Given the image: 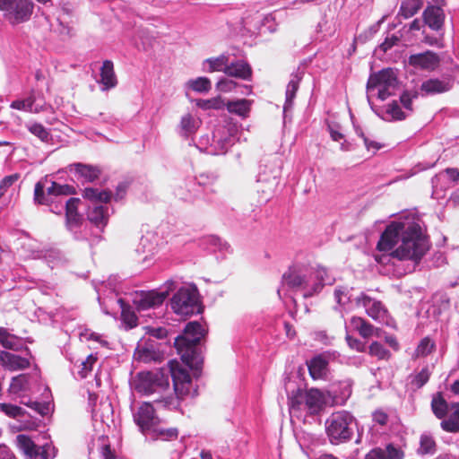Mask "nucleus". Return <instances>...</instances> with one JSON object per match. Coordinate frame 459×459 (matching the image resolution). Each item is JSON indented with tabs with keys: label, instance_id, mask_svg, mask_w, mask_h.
<instances>
[{
	"label": "nucleus",
	"instance_id": "nucleus-61",
	"mask_svg": "<svg viewBox=\"0 0 459 459\" xmlns=\"http://www.w3.org/2000/svg\"><path fill=\"white\" fill-rule=\"evenodd\" d=\"M346 342H347L349 347H351V349H353L357 351H364L366 349V345L364 342H362L359 339L353 338L350 335L346 336Z\"/></svg>",
	"mask_w": 459,
	"mask_h": 459
},
{
	"label": "nucleus",
	"instance_id": "nucleus-63",
	"mask_svg": "<svg viewBox=\"0 0 459 459\" xmlns=\"http://www.w3.org/2000/svg\"><path fill=\"white\" fill-rule=\"evenodd\" d=\"M372 417H373V420L381 426L386 425V423L388 421V415L381 410L376 411L373 413Z\"/></svg>",
	"mask_w": 459,
	"mask_h": 459
},
{
	"label": "nucleus",
	"instance_id": "nucleus-42",
	"mask_svg": "<svg viewBox=\"0 0 459 459\" xmlns=\"http://www.w3.org/2000/svg\"><path fill=\"white\" fill-rule=\"evenodd\" d=\"M151 437L153 439H161V440H171L175 439L178 436V431L175 428L170 429H163L160 428L157 425L149 432Z\"/></svg>",
	"mask_w": 459,
	"mask_h": 459
},
{
	"label": "nucleus",
	"instance_id": "nucleus-18",
	"mask_svg": "<svg viewBox=\"0 0 459 459\" xmlns=\"http://www.w3.org/2000/svg\"><path fill=\"white\" fill-rule=\"evenodd\" d=\"M16 441L19 448L30 459L36 458L39 455H40L42 459H48L46 446H36L28 436L23 434L18 435Z\"/></svg>",
	"mask_w": 459,
	"mask_h": 459
},
{
	"label": "nucleus",
	"instance_id": "nucleus-37",
	"mask_svg": "<svg viewBox=\"0 0 459 459\" xmlns=\"http://www.w3.org/2000/svg\"><path fill=\"white\" fill-rule=\"evenodd\" d=\"M423 6V0H403L399 9V14L404 19L415 15Z\"/></svg>",
	"mask_w": 459,
	"mask_h": 459
},
{
	"label": "nucleus",
	"instance_id": "nucleus-22",
	"mask_svg": "<svg viewBox=\"0 0 459 459\" xmlns=\"http://www.w3.org/2000/svg\"><path fill=\"white\" fill-rule=\"evenodd\" d=\"M0 364L8 370H20L29 367L27 359L8 351H0Z\"/></svg>",
	"mask_w": 459,
	"mask_h": 459
},
{
	"label": "nucleus",
	"instance_id": "nucleus-64",
	"mask_svg": "<svg viewBox=\"0 0 459 459\" xmlns=\"http://www.w3.org/2000/svg\"><path fill=\"white\" fill-rule=\"evenodd\" d=\"M365 459H386L385 452L379 447L373 448L366 455Z\"/></svg>",
	"mask_w": 459,
	"mask_h": 459
},
{
	"label": "nucleus",
	"instance_id": "nucleus-44",
	"mask_svg": "<svg viewBox=\"0 0 459 459\" xmlns=\"http://www.w3.org/2000/svg\"><path fill=\"white\" fill-rule=\"evenodd\" d=\"M27 129L42 142H49L51 136L49 132L43 125L39 123H29L26 125Z\"/></svg>",
	"mask_w": 459,
	"mask_h": 459
},
{
	"label": "nucleus",
	"instance_id": "nucleus-60",
	"mask_svg": "<svg viewBox=\"0 0 459 459\" xmlns=\"http://www.w3.org/2000/svg\"><path fill=\"white\" fill-rule=\"evenodd\" d=\"M21 403L22 404L27 405L28 407H30L31 409H33L34 411H38L41 415H44V414L47 413L48 407L43 405V404H41L39 402H32L30 400L25 401L24 397H22V400L21 401Z\"/></svg>",
	"mask_w": 459,
	"mask_h": 459
},
{
	"label": "nucleus",
	"instance_id": "nucleus-7",
	"mask_svg": "<svg viewBox=\"0 0 459 459\" xmlns=\"http://www.w3.org/2000/svg\"><path fill=\"white\" fill-rule=\"evenodd\" d=\"M171 308L180 316H191L200 312L198 293L195 289L180 288L171 299Z\"/></svg>",
	"mask_w": 459,
	"mask_h": 459
},
{
	"label": "nucleus",
	"instance_id": "nucleus-47",
	"mask_svg": "<svg viewBox=\"0 0 459 459\" xmlns=\"http://www.w3.org/2000/svg\"><path fill=\"white\" fill-rule=\"evenodd\" d=\"M368 353L371 356L377 357L378 359H388L391 356L390 351L378 342H373L369 345Z\"/></svg>",
	"mask_w": 459,
	"mask_h": 459
},
{
	"label": "nucleus",
	"instance_id": "nucleus-35",
	"mask_svg": "<svg viewBox=\"0 0 459 459\" xmlns=\"http://www.w3.org/2000/svg\"><path fill=\"white\" fill-rule=\"evenodd\" d=\"M0 343L4 348L13 351L22 349L23 345L21 338L10 333L4 327H0Z\"/></svg>",
	"mask_w": 459,
	"mask_h": 459
},
{
	"label": "nucleus",
	"instance_id": "nucleus-56",
	"mask_svg": "<svg viewBox=\"0 0 459 459\" xmlns=\"http://www.w3.org/2000/svg\"><path fill=\"white\" fill-rule=\"evenodd\" d=\"M359 333L363 338H369L373 335L378 336V329L375 328L371 324L365 320L361 328L359 330Z\"/></svg>",
	"mask_w": 459,
	"mask_h": 459
},
{
	"label": "nucleus",
	"instance_id": "nucleus-1",
	"mask_svg": "<svg viewBox=\"0 0 459 459\" xmlns=\"http://www.w3.org/2000/svg\"><path fill=\"white\" fill-rule=\"evenodd\" d=\"M399 260L419 264L429 248V243L420 225L413 219L393 221L382 233L377 243L379 251H390Z\"/></svg>",
	"mask_w": 459,
	"mask_h": 459
},
{
	"label": "nucleus",
	"instance_id": "nucleus-51",
	"mask_svg": "<svg viewBox=\"0 0 459 459\" xmlns=\"http://www.w3.org/2000/svg\"><path fill=\"white\" fill-rule=\"evenodd\" d=\"M224 105L223 100L220 97L210 100H199L197 101V106L203 109H221Z\"/></svg>",
	"mask_w": 459,
	"mask_h": 459
},
{
	"label": "nucleus",
	"instance_id": "nucleus-32",
	"mask_svg": "<svg viewBox=\"0 0 459 459\" xmlns=\"http://www.w3.org/2000/svg\"><path fill=\"white\" fill-rule=\"evenodd\" d=\"M229 63V56L221 54L217 57L207 58L203 63V70L204 72H223L225 74L227 64Z\"/></svg>",
	"mask_w": 459,
	"mask_h": 459
},
{
	"label": "nucleus",
	"instance_id": "nucleus-5",
	"mask_svg": "<svg viewBox=\"0 0 459 459\" xmlns=\"http://www.w3.org/2000/svg\"><path fill=\"white\" fill-rule=\"evenodd\" d=\"M312 273L309 269L301 267H291L282 276V284L290 289L301 291L304 298L311 297L320 291L319 283H311Z\"/></svg>",
	"mask_w": 459,
	"mask_h": 459
},
{
	"label": "nucleus",
	"instance_id": "nucleus-21",
	"mask_svg": "<svg viewBox=\"0 0 459 459\" xmlns=\"http://www.w3.org/2000/svg\"><path fill=\"white\" fill-rule=\"evenodd\" d=\"M310 376L314 379L325 378L328 373V356L325 353L312 358L307 363Z\"/></svg>",
	"mask_w": 459,
	"mask_h": 459
},
{
	"label": "nucleus",
	"instance_id": "nucleus-24",
	"mask_svg": "<svg viewBox=\"0 0 459 459\" xmlns=\"http://www.w3.org/2000/svg\"><path fill=\"white\" fill-rule=\"evenodd\" d=\"M225 74L231 77L242 80H250L252 76V69L247 62L238 60L236 62L227 64Z\"/></svg>",
	"mask_w": 459,
	"mask_h": 459
},
{
	"label": "nucleus",
	"instance_id": "nucleus-50",
	"mask_svg": "<svg viewBox=\"0 0 459 459\" xmlns=\"http://www.w3.org/2000/svg\"><path fill=\"white\" fill-rule=\"evenodd\" d=\"M305 393L298 390L295 394H292L289 399V405L290 412H294L296 411L304 410V398L303 394Z\"/></svg>",
	"mask_w": 459,
	"mask_h": 459
},
{
	"label": "nucleus",
	"instance_id": "nucleus-45",
	"mask_svg": "<svg viewBox=\"0 0 459 459\" xmlns=\"http://www.w3.org/2000/svg\"><path fill=\"white\" fill-rule=\"evenodd\" d=\"M97 356L90 354L84 360H82L78 366L79 369L77 374L81 378H85L88 374L92 370L93 365L97 362Z\"/></svg>",
	"mask_w": 459,
	"mask_h": 459
},
{
	"label": "nucleus",
	"instance_id": "nucleus-40",
	"mask_svg": "<svg viewBox=\"0 0 459 459\" xmlns=\"http://www.w3.org/2000/svg\"><path fill=\"white\" fill-rule=\"evenodd\" d=\"M251 101L248 100H238L236 101H229L227 109L230 113L237 114L240 117H247L250 111Z\"/></svg>",
	"mask_w": 459,
	"mask_h": 459
},
{
	"label": "nucleus",
	"instance_id": "nucleus-17",
	"mask_svg": "<svg viewBox=\"0 0 459 459\" xmlns=\"http://www.w3.org/2000/svg\"><path fill=\"white\" fill-rule=\"evenodd\" d=\"M439 56L429 50L424 53L411 55L409 57V64L411 66L429 71L435 70L439 65Z\"/></svg>",
	"mask_w": 459,
	"mask_h": 459
},
{
	"label": "nucleus",
	"instance_id": "nucleus-28",
	"mask_svg": "<svg viewBox=\"0 0 459 459\" xmlns=\"http://www.w3.org/2000/svg\"><path fill=\"white\" fill-rule=\"evenodd\" d=\"M134 358L136 360L149 363L152 361H157L160 358V353L157 351L153 344L139 345L134 354Z\"/></svg>",
	"mask_w": 459,
	"mask_h": 459
},
{
	"label": "nucleus",
	"instance_id": "nucleus-58",
	"mask_svg": "<svg viewBox=\"0 0 459 459\" xmlns=\"http://www.w3.org/2000/svg\"><path fill=\"white\" fill-rule=\"evenodd\" d=\"M216 86L219 91L229 92L237 86V83L230 79L223 78L217 82Z\"/></svg>",
	"mask_w": 459,
	"mask_h": 459
},
{
	"label": "nucleus",
	"instance_id": "nucleus-9",
	"mask_svg": "<svg viewBox=\"0 0 459 459\" xmlns=\"http://www.w3.org/2000/svg\"><path fill=\"white\" fill-rule=\"evenodd\" d=\"M0 12L12 24L26 22L33 12L30 0H0Z\"/></svg>",
	"mask_w": 459,
	"mask_h": 459
},
{
	"label": "nucleus",
	"instance_id": "nucleus-55",
	"mask_svg": "<svg viewBox=\"0 0 459 459\" xmlns=\"http://www.w3.org/2000/svg\"><path fill=\"white\" fill-rule=\"evenodd\" d=\"M19 178H20L19 174H13V175L4 177L0 181V196H3L5 194L6 190L11 186H13L19 179Z\"/></svg>",
	"mask_w": 459,
	"mask_h": 459
},
{
	"label": "nucleus",
	"instance_id": "nucleus-19",
	"mask_svg": "<svg viewBox=\"0 0 459 459\" xmlns=\"http://www.w3.org/2000/svg\"><path fill=\"white\" fill-rule=\"evenodd\" d=\"M81 203L79 198L71 197L65 203L66 226L69 230H76L82 221V215L78 212V206Z\"/></svg>",
	"mask_w": 459,
	"mask_h": 459
},
{
	"label": "nucleus",
	"instance_id": "nucleus-39",
	"mask_svg": "<svg viewBox=\"0 0 459 459\" xmlns=\"http://www.w3.org/2000/svg\"><path fill=\"white\" fill-rule=\"evenodd\" d=\"M309 273H312L310 282L319 283L320 290L325 285H331L334 281V279L329 275L327 270L324 267H317L315 271L309 269Z\"/></svg>",
	"mask_w": 459,
	"mask_h": 459
},
{
	"label": "nucleus",
	"instance_id": "nucleus-12",
	"mask_svg": "<svg viewBox=\"0 0 459 459\" xmlns=\"http://www.w3.org/2000/svg\"><path fill=\"white\" fill-rule=\"evenodd\" d=\"M169 294V290L163 291H140L133 297V304L138 312L146 311L160 306Z\"/></svg>",
	"mask_w": 459,
	"mask_h": 459
},
{
	"label": "nucleus",
	"instance_id": "nucleus-10",
	"mask_svg": "<svg viewBox=\"0 0 459 459\" xmlns=\"http://www.w3.org/2000/svg\"><path fill=\"white\" fill-rule=\"evenodd\" d=\"M236 129L233 126H220L212 135V142L207 152L212 155H221L228 152L234 144V133Z\"/></svg>",
	"mask_w": 459,
	"mask_h": 459
},
{
	"label": "nucleus",
	"instance_id": "nucleus-15",
	"mask_svg": "<svg viewBox=\"0 0 459 459\" xmlns=\"http://www.w3.org/2000/svg\"><path fill=\"white\" fill-rule=\"evenodd\" d=\"M424 25L431 30L443 35L446 14L444 10L436 4H429L422 13Z\"/></svg>",
	"mask_w": 459,
	"mask_h": 459
},
{
	"label": "nucleus",
	"instance_id": "nucleus-52",
	"mask_svg": "<svg viewBox=\"0 0 459 459\" xmlns=\"http://www.w3.org/2000/svg\"><path fill=\"white\" fill-rule=\"evenodd\" d=\"M192 388V382H185L181 384H176L174 385L175 393L178 399H184L186 396L192 395L195 396L196 391L194 390L193 393L191 392Z\"/></svg>",
	"mask_w": 459,
	"mask_h": 459
},
{
	"label": "nucleus",
	"instance_id": "nucleus-59",
	"mask_svg": "<svg viewBox=\"0 0 459 459\" xmlns=\"http://www.w3.org/2000/svg\"><path fill=\"white\" fill-rule=\"evenodd\" d=\"M356 133L358 135H359L363 141H364V144L366 146V148L370 151L371 149L374 150V151H377L381 148V144L375 142V141H370L365 134L364 133L362 132L361 129L359 128H357L356 129Z\"/></svg>",
	"mask_w": 459,
	"mask_h": 459
},
{
	"label": "nucleus",
	"instance_id": "nucleus-48",
	"mask_svg": "<svg viewBox=\"0 0 459 459\" xmlns=\"http://www.w3.org/2000/svg\"><path fill=\"white\" fill-rule=\"evenodd\" d=\"M430 371L428 367L423 368L419 373L412 377L411 385L412 387L419 389L422 387L430 377Z\"/></svg>",
	"mask_w": 459,
	"mask_h": 459
},
{
	"label": "nucleus",
	"instance_id": "nucleus-57",
	"mask_svg": "<svg viewBox=\"0 0 459 459\" xmlns=\"http://www.w3.org/2000/svg\"><path fill=\"white\" fill-rule=\"evenodd\" d=\"M385 458L386 459H403V452L393 446L392 444H389L385 450Z\"/></svg>",
	"mask_w": 459,
	"mask_h": 459
},
{
	"label": "nucleus",
	"instance_id": "nucleus-25",
	"mask_svg": "<svg viewBox=\"0 0 459 459\" xmlns=\"http://www.w3.org/2000/svg\"><path fill=\"white\" fill-rule=\"evenodd\" d=\"M69 171H74L78 178L86 182H92L98 178L100 172L97 167L82 163H74L69 165Z\"/></svg>",
	"mask_w": 459,
	"mask_h": 459
},
{
	"label": "nucleus",
	"instance_id": "nucleus-11",
	"mask_svg": "<svg viewBox=\"0 0 459 459\" xmlns=\"http://www.w3.org/2000/svg\"><path fill=\"white\" fill-rule=\"evenodd\" d=\"M356 305L362 307L373 320L388 325V311L385 305L364 292L355 299Z\"/></svg>",
	"mask_w": 459,
	"mask_h": 459
},
{
	"label": "nucleus",
	"instance_id": "nucleus-6",
	"mask_svg": "<svg viewBox=\"0 0 459 459\" xmlns=\"http://www.w3.org/2000/svg\"><path fill=\"white\" fill-rule=\"evenodd\" d=\"M398 88V81L394 71L391 68L383 69L378 73L369 76L367 90L368 94L377 90V97L381 100H386L389 96L394 94Z\"/></svg>",
	"mask_w": 459,
	"mask_h": 459
},
{
	"label": "nucleus",
	"instance_id": "nucleus-26",
	"mask_svg": "<svg viewBox=\"0 0 459 459\" xmlns=\"http://www.w3.org/2000/svg\"><path fill=\"white\" fill-rule=\"evenodd\" d=\"M201 121L191 114L184 115L178 126V132L182 137L187 138L193 135L199 128Z\"/></svg>",
	"mask_w": 459,
	"mask_h": 459
},
{
	"label": "nucleus",
	"instance_id": "nucleus-41",
	"mask_svg": "<svg viewBox=\"0 0 459 459\" xmlns=\"http://www.w3.org/2000/svg\"><path fill=\"white\" fill-rule=\"evenodd\" d=\"M29 389V376L25 374L19 375L12 378L8 392L11 394H19Z\"/></svg>",
	"mask_w": 459,
	"mask_h": 459
},
{
	"label": "nucleus",
	"instance_id": "nucleus-27",
	"mask_svg": "<svg viewBox=\"0 0 459 459\" xmlns=\"http://www.w3.org/2000/svg\"><path fill=\"white\" fill-rule=\"evenodd\" d=\"M303 73L296 72L290 75V80L286 88V100L283 107V111L287 112L292 108L293 100L299 89V82L302 80Z\"/></svg>",
	"mask_w": 459,
	"mask_h": 459
},
{
	"label": "nucleus",
	"instance_id": "nucleus-3",
	"mask_svg": "<svg viewBox=\"0 0 459 459\" xmlns=\"http://www.w3.org/2000/svg\"><path fill=\"white\" fill-rule=\"evenodd\" d=\"M82 196L92 202L89 207L87 217L98 228H104L108 220V207L103 204L111 199V193L98 188L87 187L83 190Z\"/></svg>",
	"mask_w": 459,
	"mask_h": 459
},
{
	"label": "nucleus",
	"instance_id": "nucleus-38",
	"mask_svg": "<svg viewBox=\"0 0 459 459\" xmlns=\"http://www.w3.org/2000/svg\"><path fill=\"white\" fill-rule=\"evenodd\" d=\"M116 302L119 305V307L121 309V319L123 323L126 325L128 328H133L137 325V316L131 309V307L126 304L125 300L123 299H117Z\"/></svg>",
	"mask_w": 459,
	"mask_h": 459
},
{
	"label": "nucleus",
	"instance_id": "nucleus-31",
	"mask_svg": "<svg viewBox=\"0 0 459 459\" xmlns=\"http://www.w3.org/2000/svg\"><path fill=\"white\" fill-rule=\"evenodd\" d=\"M451 84L447 81L439 79H429L424 81L420 86V90L426 94H438L448 91Z\"/></svg>",
	"mask_w": 459,
	"mask_h": 459
},
{
	"label": "nucleus",
	"instance_id": "nucleus-33",
	"mask_svg": "<svg viewBox=\"0 0 459 459\" xmlns=\"http://www.w3.org/2000/svg\"><path fill=\"white\" fill-rule=\"evenodd\" d=\"M169 372L171 375L173 385L191 381L188 371L184 368L178 361L170 360L169 362Z\"/></svg>",
	"mask_w": 459,
	"mask_h": 459
},
{
	"label": "nucleus",
	"instance_id": "nucleus-43",
	"mask_svg": "<svg viewBox=\"0 0 459 459\" xmlns=\"http://www.w3.org/2000/svg\"><path fill=\"white\" fill-rule=\"evenodd\" d=\"M436 450L437 445L434 438L429 434H422L420 439L418 453L420 455H433Z\"/></svg>",
	"mask_w": 459,
	"mask_h": 459
},
{
	"label": "nucleus",
	"instance_id": "nucleus-8",
	"mask_svg": "<svg viewBox=\"0 0 459 459\" xmlns=\"http://www.w3.org/2000/svg\"><path fill=\"white\" fill-rule=\"evenodd\" d=\"M74 187L65 184L61 185L54 181H39L34 188V200L39 204L50 205L54 203L53 197L69 195L74 194Z\"/></svg>",
	"mask_w": 459,
	"mask_h": 459
},
{
	"label": "nucleus",
	"instance_id": "nucleus-23",
	"mask_svg": "<svg viewBox=\"0 0 459 459\" xmlns=\"http://www.w3.org/2000/svg\"><path fill=\"white\" fill-rule=\"evenodd\" d=\"M102 91H108L117 86V80L114 72V65L110 60H105L100 68V80Z\"/></svg>",
	"mask_w": 459,
	"mask_h": 459
},
{
	"label": "nucleus",
	"instance_id": "nucleus-2",
	"mask_svg": "<svg viewBox=\"0 0 459 459\" xmlns=\"http://www.w3.org/2000/svg\"><path fill=\"white\" fill-rule=\"evenodd\" d=\"M206 330L199 322H189L182 335L175 339V347L182 361L191 369L198 370L203 364V358L198 344L204 337Z\"/></svg>",
	"mask_w": 459,
	"mask_h": 459
},
{
	"label": "nucleus",
	"instance_id": "nucleus-36",
	"mask_svg": "<svg viewBox=\"0 0 459 459\" xmlns=\"http://www.w3.org/2000/svg\"><path fill=\"white\" fill-rule=\"evenodd\" d=\"M352 288L340 286L334 290V300L340 310H349L351 302Z\"/></svg>",
	"mask_w": 459,
	"mask_h": 459
},
{
	"label": "nucleus",
	"instance_id": "nucleus-20",
	"mask_svg": "<svg viewBox=\"0 0 459 459\" xmlns=\"http://www.w3.org/2000/svg\"><path fill=\"white\" fill-rule=\"evenodd\" d=\"M304 410L309 414H317L324 407L325 397L318 389H310L303 394Z\"/></svg>",
	"mask_w": 459,
	"mask_h": 459
},
{
	"label": "nucleus",
	"instance_id": "nucleus-4",
	"mask_svg": "<svg viewBox=\"0 0 459 459\" xmlns=\"http://www.w3.org/2000/svg\"><path fill=\"white\" fill-rule=\"evenodd\" d=\"M353 416L346 411L333 412L325 421V431L332 444L337 445L350 440L353 431Z\"/></svg>",
	"mask_w": 459,
	"mask_h": 459
},
{
	"label": "nucleus",
	"instance_id": "nucleus-46",
	"mask_svg": "<svg viewBox=\"0 0 459 459\" xmlns=\"http://www.w3.org/2000/svg\"><path fill=\"white\" fill-rule=\"evenodd\" d=\"M189 87L196 92H208L212 88L211 81L206 77H198L188 82Z\"/></svg>",
	"mask_w": 459,
	"mask_h": 459
},
{
	"label": "nucleus",
	"instance_id": "nucleus-53",
	"mask_svg": "<svg viewBox=\"0 0 459 459\" xmlns=\"http://www.w3.org/2000/svg\"><path fill=\"white\" fill-rule=\"evenodd\" d=\"M0 411L4 412L5 415L17 418L23 415V409L13 404L10 403H0Z\"/></svg>",
	"mask_w": 459,
	"mask_h": 459
},
{
	"label": "nucleus",
	"instance_id": "nucleus-14",
	"mask_svg": "<svg viewBox=\"0 0 459 459\" xmlns=\"http://www.w3.org/2000/svg\"><path fill=\"white\" fill-rule=\"evenodd\" d=\"M169 385L168 375L162 373H146L140 376L137 389L145 394L159 393L166 390Z\"/></svg>",
	"mask_w": 459,
	"mask_h": 459
},
{
	"label": "nucleus",
	"instance_id": "nucleus-54",
	"mask_svg": "<svg viewBox=\"0 0 459 459\" xmlns=\"http://www.w3.org/2000/svg\"><path fill=\"white\" fill-rule=\"evenodd\" d=\"M386 112L394 120H403L406 117L404 112L395 101L388 105Z\"/></svg>",
	"mask_w": 459,
	"mask_h": 459
},
{
	"label": "nucleus",
	"instance_id": "nucleus-13",
	"mask_svg": "<svg viewBox=\"0 0 459 459\" xmlns=\"http://www.w3.org/2000/svg\"><path fill=\"white\" fill-rule=\"evenodd\" d=\"M134 421L141 431L148 436L149 432L159 423L155 411L151 403H143L137 411H133Z\"/></svg>",
	"mask_w": 459,
	"mask_h": 459
},
{
	"label": "nucleus",
	"instance_id": "nucleus-34",
	"mask_svg": "<svg viewBox=\"0 0 459 459\" xmlns=\"http://www.w3.org/2000/svg\"><path fill=\"white\" fill-rule=\"evenodd\" d=\"M431 409L437 419H444L449 413L451 403H448L442 394L438 393L432 398Z\"/></svg>",
	"mask_w": 459,
	"mask_h": 459
},
{
	"label": "nucleus",
	"instance_id": "nucleus-29",
	"mask_svg": "<svg viewBox=\"0 0 459 459\" xmlns=\"http://www.w3.org/2000/svg\"><path fill=\"white\" fill-rule=\"evenodd\" d=\"M447 419H443L440 426L443 430L450 433L459 432V403H452Z\"/></svg>",
	"mask_w": 459,
	"mask_h": 459
},
{
	"label": "nucleus",
	"instance_id": "nucleus-49",
	"mask_svg": "<svg viewBox=\"0 0 459 459\" xmlns=\"http://www.w3.org/2000/svg\"><path fill=\"white\" fill-rule=\"evenodd\" d=\"M435 348V343L429 337L423 338L415 350L416 357H425L431 353Z\"/></svg>",
	"mask_w": 459,
	"mask_h": 459
},
{
	"label": "nucleus",
	"instance_id": "nucleus-16",
	"mask_svg": "<svg viewBox=\"0 0 459 459\" xmlns=\"http://www.w3.org/2000/svg\"><path fill=\"white\" fill-rule=\"evenodd\" d=\"M30 251L29 256L33 259H45L51 267H54L64 261L61 252L56 248L41 249L36 247V243H28L24 245Z\"/></svg>",
	"mask_w": 459,
	"mask_h": 459
},
{
	"label": "nucleus",
	"instance_id": "nucleus-30",
	"mask_svg": "<svg viewBox=\"0 0 459 459\" xmlns=\"http://www.w3.org/2000/svg\"><path fill=\"white\" fill-rule=\"evenodd\" d=\"M36 96L34 91H32L30 95L23 100H13L10 107L13 109L22 110L30 113H39L43 110V107L39 105H35Z\"/></svg>",
	"mask_w": 459,
	"mask_h": 459
},
{
	"label": "nucleus",
	"instance_id": "nucleus-62",
	"mask_svg": "<svg viewBox=\"0 0 459 459\" xmlns=\"http://www.w3.org/2000/svg\"><path fill=\"white\" fill-rule=\"evenodd\" d=\"M101 459H117L115 450L108 444H103L100 450Z\"/></svg>",
	"mask_w": 459,
	"mask_h": 459
}]
</instances>
